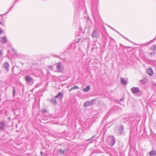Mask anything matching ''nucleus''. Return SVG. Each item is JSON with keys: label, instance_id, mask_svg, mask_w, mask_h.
<instances>
[{"label": "nucleus", "instance_id": "f257e3e1", "mask_svg": "<svg viewBox=\"0 0 156 156\" xmlns=\"http://www.w3.org/2000/svg\"><path fill=\"white\" fill-rule=\"evenodd\" d=\"M57 69L58 71L59 72H62L63 70L62 66L61 63L58 62L57 64Z\"/></svg>", "mask_w": 156, "mask_h": 156}, {"label": "nucleus", "instance_id": "f03ea898", "mask_svg": "<svg viewBox=\"0 0 156 156\" xmlns=\"http://www.w3.org/2000/svg\"><path fill=\"white\" fill-rule=\"evenodd\" d=\"M131 90L133 93H137L140 92L139 89L137 87H133L131 89Z\"/></svg>", "mask_w": 156, "mask_h": 156}, {"label": "nucleus", "instance_id": "7ed1b4c3", "mask_svg": "<svg viewBox=\"0 0 156 156\" xmlns=\"http://www.w3.org/2000/svg\"><path fill=\"white\" fill-rule=\"evenodd\" d=\"M147 73L149 75H150V76H152L154 73V72H153V70L151 68L147 70Z\"/></svg>", "mask_w": 156, "mask_h": 156}, {"label": "nucleus", "instance_id": "20e7f679", "mask_svg": "<svg viewBox=\"0 0 156 156\" xmlns=\"http://www.w3.org/2000/svg\"><path fill=\"white\" fill-rule=\"evenodd\" d=\"M26 80L27 81L30 82L32 80V78L30 76H27L25 77Z\"/></svg>", "mask_w": 156, "mask_h": 156}, {"label": "nucleus", "instance_id": "39448f33", "mask_svg": "<svg viewBox=\"0 0 156 156\" xmlns=\"http://www.w3.org/2000/svg\"><path fill=\"white\" fill-rule=\"evenodd\" d=\"M149 155L150 156H156V151H152L149 153Z\"/></svg>", "mask_w": 156, "mask_h": 156}, {"label": "nucleus", "instance_id": "423d86ee", "mask_svg": "<svg viewBox=\"0 0 156 156\" xmlns=\"http://www.w3.org/2000/svg\"><path fill=\"white\" fill-rule=\"evenodd\" d=\"M4 67L7 70H8V68L9 67V65L7 62H5L3 64Z\"/></svg>", "mask_w": 156, "mask_h": 156}, {"label": "nucleus", "instance_id": "0eeeda50", "mask_svg": "<svg viewBox=\"0 0 156 156\" xmlns=\"http://www.w3.org/2000/svg\"><path fill=\"white\" fill-rule=\"evenodd\" d=\"M120 80L122 84L124 85H125L126 84L127 81L124 78H120Z\"/></svg>", "mask_w": 156, "mask_h": 156}, {"label": "nucleus", "instance_id": "6e6552de", "mask_svg": "<svg viewBox=\"0 0 156 156\" xmlns=\"http://www.w3.org/2000/svg\"><path fill=\"white\" fill-rule=\"evenodd\" d=\"M0 41L2 43H5L7 42V39L6 37H2Z\"/></svg>", "mask_w": 156, "mask_h": 156}, {"label": "nucleus", "instance_id": "1a4fd4ad", "mask_svg": "<svg viewBox=\"0 0 156 156\" xmlns=\"http://www.w3.org/2000/svg\"><path fill=\"white\" fill-rule=\"evenodd\" d=\"M93 104L91 101H87L84 103V106L86 107L91 105Z\"/></svg>", "mask_w": 156, "mask_h": 156}, {"label": "nucleus", "instance_id": "9d476101", "mask_svg": "<svg viewBox=\"0 0 156 156\" xmlns=\"http://www.w3.org/2000/svg\"><path fill=\"white\" fill-rule=\"evenodd\" d=\"M98 36V33L95 31H93L92 34V36L93 37H97Z\"/></svg>", "mask_w": 156, "mask_h": 156}, {"label": "nucleus", "instance_id": "9b49d317", "mask_svg": "<svg viewBox=\"0 0 156 156\" xmlns=\"http://www.w3.org/2000/svg\"><path fill=\"white\" fill-rule=\"evenodd\" d=\"M67 151V150L66 149H65L63 148H61L60 149V152L61 153L63 154L66 153Z\"/></svg>", "mask_w": 156, "mask_h": 156}, {"label": "nucleus", "instance_id": "f8f14e48", "mask_svg": "<svg viewBox=\"0 0 156 156\" xmlns=\"http://www.w3.org/2000/svg\"><path fill=\"white\" fill-rule=\"evenodd\" d=\"M90 90V87L88 86H87L86 87L83 89V90L85 92H87Z\"/></svg>", "mask_w": 156, "mask_h": 156}, {"label": "nucleus", "instance_id": "ddd939ff", "mask_svg": "<svg viewBox=\"0 0 156 156\" xmlns=\"http://www.w3.org/2000/svg\"><path fill=\"white\" fill-rule=\"evenodd\" d=\"M5 127V124L3 122H0V129H3Z\"/></svg>", "mask_w": 156, "mask_h": 156}, {"label": "nucleus", "instance_id": "4468645a", "mask_svg": "<svg viewBox=\"0 0 156 156\" xmlns=\"http://www.w3.org/2000/svg\"><path fill=\"white\" fill-rule=\"evenodd\" d=\"M78 88H79V87L78 86H77L76 85H75V86H74L73 87H71L69 90V91H70L71 90H72L73 89H78Z\"/></svg>", "mask_w": 156, "mask_h": 156}, {"label": "nucleus", "instance_id": "2eb2a0df", "mask_svg": "<svg viewBox=\"0 0 156 156\" xmlns=\"http://www.w3.org/2000/svg\"><path fill=\"white\" fill-rule=\"evenodd\" d=\"M59 96H62V93L61 92H59L58 94L55 97V98H57Z\"/></svg>", "mask_w": 156, "mask_h": 156}, {"label": "nucleus", "instance_id": "dca6fc26", "mask_svg": "<svg viewBox=\"0 0 156 156\" xmlns=\"http://www.w3.org/2000/svg\"><path fill=\"white\" fill-rule=\"evenodd\" d=\"M51 101L52 103H54L55 104H56L57 103L56 100L54 99H52Z\"/></svg>", "mask_w": 156, "mask_h": 156}, {"label": "nucleus", "instance_id": "f3484780", "mask_svg": "<svg viewBox=\"0 0 156 156\" xmlns=\"http://www.w3.org/2000/svg\"><path fill=\"white\" fill-rule=\"evenodd\" d=\"M142 83H144L147 82V80L145 79H144V80H142L141 81Z\"/></svg>", "mask_w": 156, "mask_h": 156}, {"label": "nucleus", "instance_id": "a211bd4d", "mask_svg": "<svg viewBox=\"0 0 156 156\" xmlns=\"http://www.w3.org/2000/svg\"><path fill=\"white\" fill-rule=\"evenodd\" d=\"M156 48V47L155 46H152V47L151 48V49L153 50V51H155Z\"/></svg>", "mask_w": 156, "mask_h": 156}, {"label": "nucleus", "instance_id": "6ab92c4d", "mask_svg": "<svg viewBox=\"0 0 156 156\" xmlns=\"http://www.w3.org/2000/svg\"><path fill=\"white\" fill-rule=\"evenodd\" d=\"M16 93V90L15 89L13 90V95L14 96Z\"/></svg>", "mask_w": 156, "mask_h": 156}, {"label": "nucleus", "instance_id": "aec40b11", "mask_svg": "<svg viewBox=\"0 0 156 156\" xmlns=\"http://www.w3.org/2000/svg\"><path fill=\"white\" fill-rule=\"evenodd\" d=\"M3 33V31L1 28H0V35L2 34Z\"/></svg>", "mask_w": 156, "mask_h": 156}, {"label": "nucleus", "instance_id": "412c9836", "mask_svg": "<svg viewBox=\"0 0 156 156\" xmlns=\"http://www.w3.org/2000/svg\"><path fill=\"white\" fill-rule=\"evenodd\" d=\"M41 112H46V110H41Z\"/></svg>", "mask_w": 156, "mask_h": 156}, {"label": "nucleus", "instance_id": "4be33fe9", "mask_svg": "<svg viewBox=\"0 0 156 156\" xmlns=\"http://www.w3.org/2000/svg\"><path fill=\"white\" fill-rule=\"evenodd\" d=\"M94 137V136H93L90 139H89L87 140V141H88L90 140H91V139H93Z\"/></svg>", "mask_w": 156, "mask_h": 156}, {"label": "nucleus", "instance_id": "5701e85b", "mask_svg": "<svg viewBox=\"0 0 156 156\" xmlns=\"http://www.w3.org/2000/svg\"><path fill=\"white\" fill-rule=\"evenodd\" d=\"M2 54V52L1 51H0V56Z\"/></svg>", "mask_w": 156, "mask_h": 156}, {"label": "nucleus", "instance_id": "b1692460", "mask_svg": "<svg viewBox=\"0 0 156 156\" xmlns=\"http://www.w3.org/2000/svg\"><path fill=\"white\" fill-rule=\"evenodd\" d=\"M50 69H51L52 68V66H50L48 67Z\"/></svg>", "mask_w": 156, "mask_h": 156}, {"label": "nucleus", "instance_id": "393cba45", "mask_svg": "<svg viewBox=\"0 0 156 156\" xmlns=\"http://www.w3.org/2000/svg\"><path fill=\"white\" fill-rule=\"evenodd\" d=\"M41 155H42V154H43V152H41Z\"/></svg>", "mask_w": 156, "mask_h": 156}, {"label": "nucleus", "instance_id": "a878e982", "mask_svg": "<svg viewBox=\"0 0 156 156\" xmlns=\"http://www.w3.org/2000/svg\"><path fill=\"white\" fill-rule=\"evenodd\" d=\"M95 101V100H92L91 101Z\"/></svg>", "mask_w": 156, "mask_h": 156}, {"label": "nucleus", "instance_id": "bb28decb", "mask_svg": "<svg viewBox=\"0 0 156 156\" xmlns=\"http://www.w3.org/2000/svg\"><path fill=\"white\" fill-rule=\"evenodd\" d=\"M2 23L1 22H0V25L2 24Z\"/></svg>", "mask_w": 156, "mask_h": 156}]
</instances>
